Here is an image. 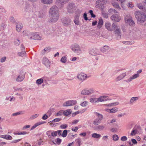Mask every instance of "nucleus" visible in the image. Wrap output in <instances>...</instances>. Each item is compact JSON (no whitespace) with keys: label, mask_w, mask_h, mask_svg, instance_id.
<instances>
[{"label":"nucleus","mask_w":146,"mask_h":146,"mask_svg":"<svg viewBox=\"0 0 146 146\" xmlns=\"http://www.w3.org/2000/svg\"><path fill=\"white\" fill-rule=\"evenodd\" d=\"M49 22L55 23L57 21L59 18V12L57 7L55 5L52 6L50 9Z\"/></svg>","instance_id":"1"},{"label":"nucleus","mask_w":146,"mask_h":146,"mask_svg":"<svg viewBox=\"0 0 146 146\" xmlns=\"http://www.w3.org/2000/svg\"><path fill=\"white\" fill-rule=\"evenodd\" d=\"M145 12L141 13L139 11H136L135 12V16L137 21L141 23H143L146 20V15Z\"/></svg>","instance_id":"2"},{"label":"nucleus","mask_w":146,"mask_h":146,"mask_svg":"<svg viewBox=\"0 0 146 146\" xmlns=\"http://www.w3.org/2000/svg\"><path fill=\"white\" fill-rule=\"evenodd\" d=\"M142 71V70L141 69L137 71V73L135 74L132 76H131L129 78L125 80L124 81L128 83L131 82L133 80L139 77V74L141 73Z\"/></svg>","instance_id":"3"},{"label":"nucleus","mask_w":146,"mask_h":146,"mask_svg":"<svg viewBox=\"0 0 146 146\" xmlns=\"http://www.w3.org/2000/svg\"><path fill=\"white\" fill-rule=\"evenodd\" d=\"M30 35L31 36L29 38L30 39L40 40L42 39V36L37 33H31Z\"/></svg>","instance_id":"4"},{"label":"nucleus","mask_w":146,"mask_h":146,"mask_svg":"<svg viewBox=\"0 0 146 146\" xmlns=\"http://www.w3.org/2000/svg\"><path fill=\"white\" fill-rule=\"evenodd\" d=\"M71 48L72 50L77 54H79L81 50L79 45L77 44H75L72 45L70 47Z\"/></svg>","instance_id":"5"},{"label":"nucleus","mask_w":146,"mask_h":146,"mask_svg":"<svg viewBox=\"0 0 146 146\" xmlns=\"http://www.w3.org/2000/svg\"><path fill=\"white\" fill-rule=\"evenodd\" d=\"M62 23L65 26H68L71 24V19L68 17H64L61 20Z\"/></svg>","instance_id":"6"},{"label":"nucleus","mask_w":146,"mask_h":146,"mask_svg":"<svg viewBox=\"0 0 146 146\" xmlns=\"http://www.w3.org/2000/svg\"><path fill=\"white\" fill-rule=\"evenodd\" d=\"M94 92V90L90 88L89 90L84 89L81 92V94L82 95H89L93 93Z\"/></svg>","instance_id":"7"},{"label":"nucleus","mask_w":146,"mask_h":146,"mask_svg":"<svg viewBox=\"0 0 146 146\" xmlns=\"http://www.w3.org/2000/svg\"><path fill=\"white\" fill-rule=\"evenodd\" d=\"M77 77L80 81L82 82L85 80L88 77V76L86 74L82 72L79 74L77 75Z\"/></svg>","instance_id":"8"},{"label":"nucleus","mask_w":146,"mask_h":146,"mask_svg":"<svg viewBox=\"0 0 146 146\" xmlns=\"http://www.w3.org/2000/svg\"><path fill=\"white\" fill-rule=\"evenodd\" d=\"M110 18L113 21L115 22H118L120 21L121 19V17L119 16L118 13L113 14L111 17Z\"/></svg>","instance_id":"9"},{"label":"nucleus","mask_w":146,"mask_h":146,"mask_svg":"<svg viewBox=\"0 0 146 146\" xmlns=\"http://www.w3.org/2000/svg\"><path fill=\"white\" fill-rule=\"evenodd\" d=\"M24 73L23 71H21L19 74L16 78V80L17 82H21L25 78Z\"/></svg>","instance_id":"10"},{"label":"nucleus","mask_w":146,"mask_h":146,"mask_svg":"<svg viewBox=\"0 0 146 146\" xmlns=\"http://www.w3.org/2000/svg\"><path fill=\"white\" fill-rule=\"evenodd\" d=\"M76 103V102L75 100H69L67 101L63 104L64 106H73Z\"/></svg>","instance_id":"11"},{"label":"nucleus","mask_w":146,"mask_h":146,"mask_svg":"<svg viewBox=\"0 0 146 146\" xmlns=\"http://www.w3.org/2000/svg\"><path fill=\"white\" fill-rule=\"evenodd\" d=\"M42 63L47 68L49 67L50 66V62L46 58H43Z\"/></svg>","instance_id":"12"},{"label":"nucleus","mask_w":146,"mask_h":146,"mask_svg":"<svg viewBox=\"0 0 146 146\" xmlns=\"http://www.w3.org/2000/svg\"><path fill=\"white\" fill-rule=\"evenodd\" d=\"M126 76V72L123 73L118 76L115 79V80L116 82L120 81L123 79Z\"/></svg>","instance_id":"13"},{"label":"nucleus","mask_w":146,"mask_h":146,"mask_svg":"<svg viewBox=\"0 0 146 146\" xmlns=\"http://www.w3.org/2000/svg\"><path fill=\"white\" fill-rule=\"evenodd\" d=\"M108 97L106 96H100L98 98H97V102H102L104 101H106L108 100Z\"/></svg>","instance_id":"14"},{"label":"nucleus","mask_w":146,"mask_h":146,"mask_svg":"<svg viewBox=\"0 0 146 146\" xmlns=\"http://www.w3.org/2000/svg\"><path fill=\"white\" fill-rule=\"evenodd\" d=\"M123 8H124L126 6L131 8H132V7L133 6V5L132 2H128L126 1V2H124V3H123Z\"/></svg>","instance_id":"15"},{"label":"nucleus","mask_w":146,"mask_h":146,"mask_svg":"<svg viewBox=\"0 0 146 146\" xmlns=\"http://www.w3.org/2000/svg\"><path fill=\"white\" fill-rule=\"evenodd\" d=\"M125 20L126 22H127L130 26H133L135 25V23L132 19L131 17H130L128 19L126 18Z\"/></svg>","instance_id":"16"},{"label":"nucleus","mask_w":146,"mask_h":146,"mask_svg":"<svg viewBox=\"0 0 146 146\" xmlns=\"http://www.w3.org/2000/svg\"><path fill=\"white\" fill-rule=\"evenodd\" d=\"M101 51L103 53L107 54L109 52V47L107 46H104L101 48Z\"/></svg>","instance_id":"17"},{"label":"nucleus","mask_w":146,"mask_h":146,"mask_svg":"<svg viewBox=\"0 0 146 146\" xmlns=\"http://www.w3.org/2000/svg\"><path fill=\"white\" fill-rule=\"evenodd\" d=\"M74 7V5L72 3L69 4L67 6L68 12L70 13L72 12Z\"/></svg>","instance_id":"18"},{"label":"nucleus","mask_w":146,"mask_h":146,"mask_svg":"<svg viewBox=\"0 0 146 146\" xmlns=\"http://www.w3.org/2000/svg\"><path fill=\"white\" fill-rule=\"evenodd\" d=\"M139 97H135L131 98L129 101V104H133L139 99Z\"/></svg>","instance_id":"19"},{"label":"nucleus","mask_w":146,"mask_h":146,"mask_svg":"<svg viewBox=\"0 0 146 146\" xmlns=\"http://www.w3.org/2000/svg\"><path fill=\"white\" fill-rule=\"evenodd\" d=\"M16 30L18 32H20L23 28V25L22 23H19L17 24L16 26Z\"/></svg>","instance_id":"20"},{"label":"nucleus","mask_w":146,"mask_h":146,"mask_svg":"<svg viewBox=\"0 0 146 146\" xmlns=\"http://www.w3.org/2000/svg\"><path fill=\"white\" fill-rule=\"evenodd\" d=\"M94 114L97 116V119H98L101 121L103 119L104 116L102 115L97 112H94Z\"/></svg>","instance_id":"21"},{"label":"nucleus","mask_w":146,"mask_h":146,"mask_svg":"<svg viewBox=\"0 0 146 146\" xmlns=\"http://www.w3.org/2000/svg\"><path fill=\"white\" fill-rule=\"evenodd\" d=\"M45 123V121H41L37 122L35 123L31 128V130H32L35 128L36 127L41 124Z\"/></svg>","instance_id":"22"},{"label":"nucleus","mask_w":146,"mask_h":146,"mask_svg":"<svg viewBox=\"0 0 146 146\" xmlns=\"http://www.w3.org/2000/svg\"><path fill=\"white\" fill-rule=\"evenodd\" d=\"M41 1L43 3L47 5H50L53 2V0H41Z\"/></svg>","instance_id":"23"},{"label":"nucleus","mask_w":146,"mask_h":146,"mask_svg":"<svg viewBox=\"0 0 146 146\" xmlns=\"http://www.w3.org/2000/svg\"><path fill=\"white\" fill-rule=\"evenodd\" d=\"M90 54L92 55H97L99 54L98 50L97 49H92L89 52Z\"/></svg>","instance_id":"24"},{"label":"nucleus","mask_w":146,"mask_h":146,"mask_svg":"<svg viewBox=\"0 0 146 146\" xmlns=\"http://www.w3.org/2000/svg\"><path fill=\"white\" fill-rule=\"evenodd\" d=\"M106 28L109 31H112L113 29L111 27V24L109 23H106L105 25Z\"/></svg>","instance_id":"25"},{"label":"nucleus","mask_w":146,"mask_h":146,"mask_svg":"<svg viewBox=\"0 0 146 146\" xmlns=\"http://www.w3.org/2000/svg\"><path fill=\"white\" fill-rule=\"evenodd\" d=\"M1 137L8 140H11L12 139V137L9 135H2L0 136Z\"/></svg>","instance_id":"26"},{"label":"nucleus","mask_w":146,"mask_h":146,"mask_svg":"<svg viewBox=\"0 0 146 146\" xmlns=\"http://www.w3.org/2000/svg\"><path fill=\"white\" fill-rule=\"evenodd\" d=\"M51 131H48L46 132V134L49 136H51L53 137H55L57 135V133L56 131H52L51 133V135H50V134H48L49 133L51 132Z\"/></svg>","instance_id":"27"},{"label":"nucleus","mask_w":146,"mask_h":146,"mask_svg":"<svg viewBox=\"0 0 146 146\" xmlns=\"http://www.w3.org/2000/svg\"><path fill=\"white\" fill-rule=\"evenodd\" d=\"M96 4L100 6L103 5L105 3V0H99L96 2Z\"/></svg>","instance_id":"28"},{"label":"nucleus","mask_w":146,"mask_h":146,"mask_svg":"<svg viewBox=\"0 0 146 146\" xmlns=\"http://www.w3.org/2000/svg\"><path fill=\"white\" fill-rule=\"evenodd\" d=\"M79 16L77 15L74 17V22L75 24L77 25H79L80 24V23L79 21Z\"/></svg>","instance_id":"29"},{"label":"nucleus","mask_w":146,"mask_h":146,"mask_svg":"<svg viewBox=\"0 0 146 146\" xmlns=\"http://www.w3.org/2000/svg\"><path fill=\"white\" fill-rule=\"evenodd\" d=\"M72 112L70 109H68L64 111L63 112V114L66 116H67L71 113Z\"/></svg>","instance_id":"30"},{"label":"nucleus","mask_w":146,"mask_h":146,"mask_svg":"<svg viewBox=\"0 0 146 146\" xmlns=\"http://www.w3.org/2000/svg\"><path fill=\"white\" fill-rule=\"evenodd\" d=\"M101 121L97 118L95 119L93 121V123L95 125H98L101 123Z\"/></svg>","instance_id":"31"},{"label":"nucleus","mask_w":146,"mask_h":146,"mask_svg":"<svg viewBox=\"0 0 146 146\" xmlns=\"http://www.w3.org/2000/svg\"><path fill=\"white\" fill-rule=\"evenodd\" d=\"M101 137V135L99 134L94 133L92 134V137L94 138H100Z\"/></svg>","instance_id":"32"},{"label":"nucleus","mask_w":146,"mask_h":146,"mask_svg":"<svg viewBox=\"0 0 146 146\" xmlns=\"http://www.w3.org/2000/svg\"><path fill=\"white\" fill-rule=\"evenodd\" d=\"M103 23V21L102 19L99 20L98 23V25L97 27L98 28H100L102 26Z\"/></svg>","instance_id":"33"},{"label":"nucleus","mask_w":146,"mask_h":146,"mask_svg":"<svg viewBox=\"0 0 146 146\" xmlns=\"http://www.w3.org/2000/svg\"><path fill=\"white\" fill-rule=\"evenodd\" d=\"M112 29L113 28L115 30L120 29L119 26L117 25V24L113 23L112 24Z\"/></svg>","instance_id":"34"},{"label":"nucleus","mask_w":146,"mask_h":146,"mask_svg":"<svg viewBox=\"0 0 146 146\" xmlns=\"http://www.w3.org/2000/svg\"><path fill=\"white\" fill-rule=\"evenodd\" d=\"M105 128V126L104 125H100L96 127V129L98 130H103Z\"/></svg>","instance_id":"35"},{"label":"nucleus","mask_w":146,"mask_h":146,"mask_svg":"<svg viewBox=\"0 0 146 146\" xmlns=\"http://www.w3.org/2000/svg\"><path fill=\"white\" fill-rule=\"evenodd\" d=\"M64 2V0H56V3L57 5L60 4L61 7H62V4Z\"/></svg>","instance_id":"36"},{"label":"nucleus","mask_w":146,"mask_h":146,"mask_svg":"<svg viewBox=\"0 0 146 146\" xmlns=\"http://www.w3.org/2000/svg\"><path fill=\"white\" fill-rule=\"evenodd\" d=\"M108 11L109 13L113 14L118 13L116 10L113 9H109Z\"/></svg>","instance_id":"37"},{"label":"nucleus","mask_w":146,"mask_h":146,"mask_svg":"<svg viewBox=\"0 0 146 146\" xmlns=\"http://www.w3.org/2000/svg\"><path fill=\"white\" fill-rule=\"evenodd\" d=\"M118 108L116 107L113 108L112 109H110V113H114L117 111Z\"/></svg>","instance_id":"38"},{"label":"nucleus","mask_w":146,"mask_h":146,"mask_svg":"<svg viewBox=\"0 0 146 146\" xmlns=\"http://www.w3.org/2000/svg\"><path fill=\"white\" fill-rule=\"evenodd\" d=\"M137 6L140 9H142V10H143V12H145V8H143V7L141 3L138 4H137Z\"/></svg>","instance_id":"39"},{"label":"nucleus","mask_w":146,"mask_h":146,"mask_svg":"<svg viewBox=\"0 0 146 146\" xmlns=\"http://www.w3.org/2000/svg\"><path fill=\"white\" fill-rule=\"evenodd\" d=\"M24 9L26 12H29L30 11V8L29 5L26 4L24 7Z\"/></svg>","instance_id":"40"},{"label":"nucleus","mask_w":146,"mask_h":146,"mask_svg":"<svg viewBox=\"0 0 146 146\" xmlns=\"http://www.w3.org/2000/svg\"><path fill=\"white\" fill-rule=\"evenodd\" d=\"M43 82V80L42 78H40L37 79L36 80V83L38 85H39L41 84Z\"/></svg>","instance_id":"41"},{"label":"nucleus","mask_w":146,"mask_h":146,"mask_svg":"<svg viewBox=\"0 0 146 146\" xmlns=\"http://www.w3.org/2000/svg\"><path fill=\"white\" fill-rule=\"evenodd\" d=\"M127 36L128 37H134L135 36V35L133 34V32H131V31H129V33L127 34Z\"/></svg>","instance_id":"42"},{"label":"nucleus","mask_w":146,"mask_h":146,"mask_svg":"<svg viewBox=\"0 0 146 146\" xmlns=\"http://www.w3.org/2000/svg\"><path fill=\"white\" fill-rule=\"evenodd\" d=\"M118 102H117L113 103H111V104H106V106L108 107H110L113 106H115L118 105Z\"/></svg>","instance_id":"43"},{"label":"nucleus","mask_w":146,"mask_h":146,"mask_svg":"<svg viewBox=\"0 0 146 146\" xmlns=\"http://www.w3.org/2000/svg\"><path fill=\"white\" fill-rule=\"evenodd\" d=\"M121 30L120 29L115 30V33L118 35L119 36H121Z\"/></svg>","instance_id":"44"},{"label":"nucleus","mask_w":146,"mask_h":146,"mask_svg":"<svg viewBox=\"0 0 146 146\" xmlns=\"http://www.w3.org/2000/svg\"><path fill=\"white\" fill-rule=\"evenodd\" d=\"M113 5L115 7L117 8V9H120L119 4L117 2H114L112 3Z\"/></svg>","instance_id":"45"},{"label":"nucleus","mask_w":146,"mask_h":146,"mask_svg":"<svg viewBox=\"0 0 146 146\" xmlns=\"http://www.w3.org/2000/svg\"><path fill=\"white\" fill-rule=\"evenodd\" d=\"M123 43L124 44L126 45H131L132 44L133 42L132 41H123Z\"/></svg>","instance_id":"46"},{"label":"nucleus","mask_w":146,"mask_h":146,"mask_svg":"<svg viewBox=\"0 0 146 146\" xmlns=\"http://www.w3.org/2000/svg\"><path fill=\"white\" fill-rule=\"evenodd\" d=\"M67 134V131L66 130H64L63 131V133L62 134V136L64 137H66Z\"/></svg>","instance_id":"47"},{"label":"nucleus","mask_w":146,"mask_h":146,"mask_svg":"<svg viewBox=\"0 0 146 146\" xmlns=\"http://www.w3.org/2000/svg\"><path fill=\"white\" fill-rule=\"evenodd\" d=\"M90 102L92 103H95L97 102V100L96 98H91L90 99Z\"/></svg>","instance_id":"48"},{"label":"nucleus","mask_w":146,"mask_h":146,"mask_svg":"<svg viewBox=\"0 0 146 146\" xmlns=\"http://www.w3.org/2000/svg\"><path fill=\"white\" fill-rule=\"evenodd\" d=\"M68 125L66 124H63L61 125L60 127V128L61 129H65L66 128Z\"/></svg>","instance_id":"49"},{"label":"nucleus","mask_w":146,"mask_h":146,"mask_svg":"<svg viewBox=\"0 0 146 146\" xmlns=\"http://www.w3.org/2000/svg\"><path fill=\"white\" fill-rule=\"evenodd\" d=\"M61 120V119L60 118H56L54 119L52 121H50L49 122H59Z\"/></svg>","instance_id":"50"},{"label":"nucleus","mask_w":146,"mask_h":146,"mask_svg":"<svg viewBox=\"0 0 146 146\" xmlns=\"http://www.w3.org/2000/svg\"><path fill=\"white\" fill-rule=\"evenodd\" d=\"M60 61L61 62L65 63L66 62V58L65 56L62 57L60 59Z\"/></svg>","instance_id":"51"},{"label":"nucleus","mask_w":146,"mask_h":146,"mask_svg":"<svg viewBox=\"0 0 146 146\" xmlns=\"http://www.w3.org/2000/svg\"><path fill=\"white\" fill-rule=\"evenodd\" d=\"M113 138L114 141H117L118 140L119 137L117 135L115 134L113 135Z\"/></svg>","instance_id":"52"},{"label":"nucleus","mask_w":146,"mask_h":146,"mask_svg":"<svg viewBox=\"0 0 146 146\" xmlns=\"http://www.w3.org/2000/svg\"><path fill=\"white\" fill-rule=\"evenodd\" d=\"M37 142L38 144L39 145L43 144V141L41 139H39L37 141Z\"/></svg>","instance_id":"53"},{"label":"nucleus","mask_w":146,"mask_h":146,"mask_svg":"<svg viewBox=\"0 0 146 146\" xmlns=\"http://www.w3.org/2000/svg\"><path fill=\"white\" fill-rule=\"evenodd\" d=\"M38 115V114H35L34 115H32L30 117V119L32 120L33 119L35 118H36Z\"/></svg>","instance_id":"54"},{"label":"nucleus","mask_w":146,"mask_h":146,"mask_svg":"<svg viewBox=\"0 0 146 146\" xmlns=\"http://www.w3.org/2000/svg\"><path fill=\"white\" fill-rule=\"evenodd\" d=\"M116 121V120L115 119H113L111 120L109 119L107 121V123L108 124H110L111 123H113L114 122H115Z\"/></svg>","instance_id":"55"},{"label":"nucleus","mask_w":146,"mask_h":146,"mask_svg":"<svg viewBox=\"0 0 146 146\" xmlns=\"http://www.w3.org/2000/svg\"><path fill=\"white\" fill-rule=\"evenodd\" d=\"M20 44V41L18 39L16 40L14 42V44L16 46H18Z\"/></svg>","instance_id":"56"},{"label":"nucleus","mask_w":146,"mask_h":146,"mask_svg":"<svg viewBox=\"0 0 146 146\" xmlns=\"http://www.w3.org/2000/svg\"><path fill=\"white\" fill-rule=\"evenodd\" d=\"M76 143L78 145V146H80L81 145V140L80 139H78L76 140Z\"/></svg>","instance_id":"57"},{"label":"nucleus","mask_w":146,"mask_h":146,"mask_svg":"<svg viewBox=\"0 0 146 146\" xmlns=\"http://www.w3.org/2000/svg\"><path fill=\"white\" fill-rule=\"evenodd\" d=\"M88 102L87 101H84L80 104V105L83 107L86 106L88 105Z\"/></svg>","instance_id":"58"},{"label":"nucleus","mask_w":146,"mask_h":146,"mask_svg":"<svg viewBox=\"0 0 146 146\" xmlns=\"http://www.w3.org/2000/svg\"><path fill=\"white\" fill-rule=\"evenodd\" d=\"M22 111H19L18 112H17L16 113H13L12 114V116H17L19 115H20L22 113Z\"/></svg>","instance_id":"59"},{"label":"nucleus","mask_w":146,"mask_h":146,"mask_svg":"<svg viewBox=\"0 0 146 146\" xmlns=\"http://www.w3.org/2000/svg\"><path fill=\"white\" fill-rule=\"evenodd\" d=\"M51 50V48L49 47H47L45 48L44 50V52H50Z\"/></svg>","instance_id":"60"},{"label":"nucleus","mask_w":146,"mask_h":146,"mask_svg":"<svg viewBox=\"0 0 146 146\" xmlns=\"http://www.w3.org/2000/svg\"><path fill=\"white\" fill-rule=\"evenodd\" d=\"M10 21L13 23H15V21L14 18L13 17H11L10 18Z\"/></svg>","instance_id":"61"},{"label":"nucleus","mask_w":146,"mask_h":146,"mask_svg":"<svg viewBox=\"0 0 146 146\" xmlns=\"http://www.w3.org/2000/svg\"><path fill=\"white\" fill-rule=\"evenodd\" d=\"M62 140L59 138H57L56 139V143L58 145H59L61 142Z\"/></svg>","instance_id":"62"},{"label":"nucleus","mask_w":146,"mask_h":146,"mask_svg":"<svg viewBox=\"0 0 146 146\" xmlns=\"http://www.w3.org/2000/svg\"><path fill=\"white\" fill-rule=\"evenodd\" d=\"M25 54V51L21 52H19L18 53V55L19 56H23L24 55V54Z\"/></svg>","instance_id":"63"},{"label":"nucleus","mask_w":146,"mask_h":146,"mask_svg":"<svg viewBox=\"0 0 146 146\" xmlns=\"http://www.w3.org/2000/svg\"><path fill=\"white\" fill-rule=\"evenodd\" d=\"M127 138L125 136L122 137L121 139V140L122 141H125L127 140Z\"/></svg>","instance_id":"64"}]
</instances>
